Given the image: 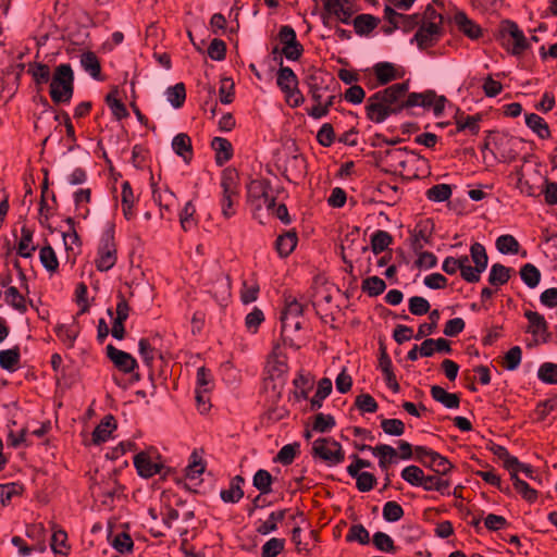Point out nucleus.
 Returning a JSON list of instances; mask_svg holds the SVG:
<instances>
[{
    "label": "nucleus",
    "mask_w": 557,
    "mask_h": 557,
    "mask_svg": "<svg viewBox=\"0 0 557 557\" xmlns=\"http://www.w3.org/2000/svg\"><path fill=\"white\" fill-rule=\"evenodd\" d=\"M407 83L394 84L383 91L376 92L367 106L368 117L375 123L384 122L392 114L400 112L404 108L421 107L432 110L435 116H441L448 102L446 97L433 90L412 92L406 98Z\"/></svg>",
    "instance_id": "obj_1"
},
{
    "label": "nucleus",
    "mask_w": 557,
    "mask_h": 557,
    "mask_svg": "<svg viewBox=\"0 0 557 557\" xmlns=\"http://www.w3.org/2000/svg\"><path fill=\"white\" fill-rule=\"evenodd\" d=\"M114 234V224L108 222L101 234L94 260L97 270L100 272L111 270L117 261V249Z\"/></svg>",
    "instance_id": "obj_2"
},
{
    "label": "nucleus",
    "mask_w": 557,
    "mask_h": 557,
    "mask_svg": "<svg viewBox=\"0 0 557 557\" xmlns=\"http://www.w3.org/2000/svg\"><path fill=\"white\" fill-rule=\"evenodd\" d=\"M14 269L16 270L15 284H13V278L11 277L3 280V286L7 287L4 290V301L16 311L23 313L27 310L25 295L29 293V287L26 274L21 267L15 263Z\"/></svg>",
    "instance_id": "obj_3"
},
{
    "label": "nucleus",
    "mask_w": 557,
    "mask_h": 557,
    "mask_svg": "<svg viewBox=\"0 0 557 557\" xmlns=\"http://www.w3.org/2000/svg\"><path fill=\"white\" fill-rule=\"evenodd\" d=\"M498 39L502 47L515 57L523 54L530 47V41L520 27L512 21H503L499 25Z\"/></svg>",
    "instance_id": "obj_4"
},
{
    "label": "nucleus",
    "mask_w": 557,
    "mask_h": 557,
    "mask_svg": "<svg viewBox=\"0 0 557 557\" xmlns=\"http://www.w3.org/2000/svg\"><path fill=\"white\" fill-rule=\"evenodd\" d=\"M133 463L137 474L141 479H150L161 474L165 469V461L158 448L153 446L146 447L133 457Z\"/></svg>",
    "instance_id": "obj_5"
},
{
    "label": "nucleus",
    "mask_w": 557,
    "mask_h": 557,
    "mask_svg": "<svg viewBox=\"0 0 557 557\" xmlns=\"http://www.w3.org/2000/svg\"><path fill=\"white\" fill-rule=\"evenodd\" d=\"M74 75L69 64L57 66L50 83V96L57 103H66L73 96Z\"/></svg>",
    "instance_id": "obj_6"
},
{
    "label": "nucleus",
    "mask_w": 557,
    "mask_h": 557,
    "mask_svg": "<svg viewBox=\"0 0 557 557\" xmlns=\"http://www.w3.org/2000/svg\"><path fill=\"white\" fill-rule=\"evenodd\" d=\"M221 212L225 219L236 213L235 203L239 198V185L237 173L233 170H225L221 177Z\"/></svg>",
    "instance_id": "obj_7"
},
{
    "label": "nucleus",
    "mask_w": 557,
    "mask_h": 557,
    "mask_svg": "<svg viewBox=\"0 0 557 557\" xmlns=\"http://www.w3.org/2000/svg\"><path fill=\"white\" fill-rule=\"evenodd\" d=\"M287 362L278 347L274 348L265 364V384L271 383L272 389L280 393L286 383Z\"/></svg>",
    "instance_id": "obj_8"
},
{
    "label": "nucleus",
    "mask_w": 557,
    "mask_h": 557,
    "mask_svg": "<svg viewBox=\"0 0 557 557\" xmlns=\"http://www.w3.org/2000/svg\"><path fill=\"white\" fill-rule=\"evenodd\" d=\"M312 455L329 467H335L345 460L342 445L333 437H319L312 442Z\"/></svg>",
    "instance_id": "obj_9"
},
{
    "label": "nucleus",
    "mask_w": 557,
    "mask_h": 557,
    "mask_svg": "<svg viewBox=\"0 0 557 557\" xmlns=\"http://www.w3.org/2000/svg\"><path fill=\"white\" fill-rule=\"evenodd\" d=\"M247 200L255 212L270 210L274 206V196L264 180H253L247 187Z\"/></svg>",
    "instance_id": "obj_10"
},
{
    "label": "nucleus",
    "mask_w": 557,
    "mask_h": 557,
    "mask_svg": "<svg viewBox=\"0 0 557 557\" xmlns=\"http://www.w3.org/2000/svg\"><path fill=\"white\" fill-rule=\"evenodd\" d=\"M276 84L289 107L297 108L304 102V96L298 88V78L290 67H280Z\"/></svg>",
    "instance_id": "obj_11"
},
{
    "label": "nucleus",
    "mask_w": 557,
    "mask_h": 557,
    "mask_svg": "<svg viewBox=\"0 0 557 557\" xmlns=\"http://www.w3.org/2000/svg\"><path fill=\"white\" fill-rule=\"evenodd\" d=\"M442 16L435 11L426 12L425 18L414 35V40L420 48L432 46L440 37Z\"/></svg>",
    "instance_id": "obj_12"
},
{
    "label": "nucleus",
    "mask_w": 557,
    "mask_h": 557,
    "mask_svg": "<svg viewBox=\"0 0 557 557\" xmlns=\"http://www.w3.org/2000/svg\"><path fill=\"white\" fill-rule=\"evenodd\" d=\"M341 250L343 261L346 263L348 271L352 272L355 257L368 250L359 228L354 227L345 235L342 239Z\"/></svg>",
    "instance_id": "obj_13"
},
{
    "label": "nucleus",
    "mask_w": 557,
    "mask_h": 557,
    "mask_svg": "<svg viewBox=\"0 0 557 557\" xmlns=\"http://www.w3.org/2000/svg\"><path fill=\"white\" fill-rule=\"evenodd\" d=\"M471 259L474 267H471L469 262L463 271V280L469 283H474L480 280L481 273L486 270L488 258L484 246L480 243H474L470 247Z\"/></svg>",
    "instance_id": "obj_14"
},
{
    "label": "nucleus",
    "mask_w": 557,
    "mask_h": 557,
    "mask_svg": "<svg viewBox=\"0 0 557 557\" xmlns=\"http://www.w3.org/2000/svg\"><path fill=\"white\" fill-rule=\"evenodd\" d=\"M278 40L282 46V54L288 61H296L301 57L304 49L297 40L296 33L292 26L284 25L280 28Z\"/></svg>",
    "instance_id": "obj_15"
},
{
    "label": "nucleus",
    "mask_w": 557,
    "mask_h": 557,
    "mask_svg": "<svg viewBox=\"0 0 557 557\" xmlns=\"http://www.w3.org/2000/svg\"><path fill=\"white\" fill-rule=\"evenodd\" d=\"M524 317L528 320L527 332L532 335L534 343L536 345L547 343L550 335L544 315L536 311L527 310Z\"/></svg>",
    "instance_id": "obj_16"
},
{
    "label": "nucleus",
    "mask_w": 557,
    "mask_h": 557,
    "mask_svg": "<svg viewBox=\"0 0 557 557\" xmlns=\"http://www.w3.org/2000/svg\"><path fill=\"white\" fill-rule=\"evenodd\" d=\"M131 308L123 296L119 297L115 312L111 308L107 310L108 314L112 318L111 334L115 339H123L125 336L124 322L129 315Z\"/></svg>",
    "instance_id": "obj_17"
},
{
    "label": "nucleus",
    "mask_w": 557,
    "mask_h": 557,
    "mask_svg": "<svg viewBox=\"0 0 557 557\" xmlns=\"http://www.w3.org/2000/svg\"><path fill=\"white\" fill-rule=\"evenodd\" d=\"M324 7L330 15L344 24H349L356 12L350 0H324Z\"/></svg>",
    "instance_id": "obj_18"
},
{
    "label": "nucleus",
    "mask_w": 557,
    "mask_h": 557,
    "mask_svg": "<svg viewBox=\"0 0 557 557\" xmlns=\"http://www.w3.org/2000/svg\"><path fill=\"white\" fill-rule=\"evenodd\" d=\"M117 429L116 420L113 416H106L100 423L95 428L91 434V443L94 445H101L113 438V434Z\"/></svg>",
    "instance_id": "obj_19"
},
{
    "label": "nucleus",
    "mask_w": 557,
    "mask_h": 557,
    "mask_svg": "<svg viewBox=\"0 0 557 557\" xmlns=\"http://www.w3.org/2000/svg\"><path fill=\"white\" fill-rule=\"evenodd\" d=\"M373 74L380 85H385L400 78L404 72L393 63L380 62L373 66Z\"/></svg>",
    "instance_id": "obj_20"
},
{
    "label": "nucleus",
    "mask_w": 557,
    "mask_h": 557,
    "mask_svg": "<svg viewBox=\"0 0 557 557\" xmlns=\"http://www.w3.org/2000/svg\"><path fill=\"white\" fill-rule=\"evenodd\" d=\"M108 356L111 361L123 372L129 373L134 371L137 366L136 360L123 350H120L111 345L107 347Z\"/></svg>",
    "instance_id": "obj_21"
},
{
    "label": "nucleus",
    "mask_w": 557,
    "mask_h": 557,
    "mask_svg": "<svg viewBox=\"0 0 557 557\" xmlns=\"http://www.w3.org/2000/svg\"><path fill=\"white\" fill-rule=\"evenodd\" d=\"M304 319L298 318H289L286 315H282V337L284 343L293 346V347H299V344L296 342V338L294 336L295 333H297L302 325Z\"/></svg>",
    "instance_id": "obj_22"
},
{
    "label": "nucleus",
    "mask_w": 557,
    "mask_h": 557,
    "mask_svg": "<svg viewBox=\"0 0 557 557\" xmlns=\"http://www.w3.org/2000/svg\"><path fill=\"white\" fill-rule=\"evenodd\" d=\"M58 338L69 348H72L79 334V325L75 320L70 323L58 324L54 327Z\"/></svg>",
    "instance_id": "obj_23"
},
{
    "label": "nucleus",
    "mask_w": 557,
    "mask_h": 557,
    "mask_svg": "<svg viewBox=\"0 0 557 557\" xmlns=\"http://www.w3.org/2000/svg\"><path fill=\"white\" fill-rule=\"evenodd\" d=\"M368 449L379 459V466L383 471L387 469L388 465L397 461V451L389 445L369 446Z\"/></svg>",
    "instance_id": "obj_24"
},
{
    "label": "nucleus",
    "mask_w": 557,
    "mask_h": 557,
    "mask_svg": "<svg viewBox=\"0 0 557 557\" xmlns=\"http://www.w3.org/2000/svg\"><path fill=\"white\" fill-rule=\"evenodd\" d=\"M211 148L215 153V162L223 165L233 157L232 144L223 137H214L211 141Z\"/></svg>",
    "instance_id": "obj_25"
},
{
    "label": "nucleus",
    "mask_w": 557,
    "mask_h": 557,
    "mask_svg": "<svg viewBox=\"0 0 557 557\" xmlns=\"http://www.w3.org/2000/svg\"><path fill=\"white\" fill-rule=\"evenodd\" d=\"M455 22L458 28L471 39H478L482 35L481 27L465 13H457L455 15Z\"/></svg>",
    "instance_id": "obj_26"
},
{
    "label": "nucleus",
    "mask_w": 557,
    "mask_h": 557,
    "mask_svg": "<svg viewBox=\"0 0 557 557\" xmlns=\"http://www.w3.org/2000/svg\"><path fill=\"white\" fill-rule=\"evenodd\" d=\"M527 126L535 133L540 138L546 139L550 137V131L548 124L543 117L535 113L525 114Z\"/></svg>",
    "instance_id": "obj_27"
},
{
    "label": "nucleus",
    "mask_w": 557,
    "mask_h": 557,
    "mask_svg": "<svg viewBox=\"0 0 557 557\" xmlns=\"http://www.w3.org/2000/svg\"><path fill=\"white\" fill-rule=\"evenodd\" d=\"M136 202V198L132 190V187L128 182H124L122 184V193H121V206L122 211L126 220H131L134 218V206Z\"/></svg>",
    "instance_id": "obj_28"
},
{
    "label": "nucleus",
    "mask_w": 557,
    "mask_h": 557,
    "mask_svg": "<svg viewBox=\"0 0 557 557\" xmlns=\"http://www.w3.org/2000/svg\"><path fill=\"white\" fill-rule=\"evenodd\" d=\"M284 511H272L265 520L257 522L256 531L261 535H268L277 529V524L284 519Z\"/></svg>",
    "instance_id": "obj_29"
},
{
    "label": "nucleus",
    "mask_w": 557,
    "mask_h": 557,
    "mask_svg": "<svg viewBox=\"0 0 557 557\" xmlns=\"http://www.w3.org/2000/svg\"><path fill=\"white\" fill-rule=\"evenodd\" d=\"M20 359L21 355L17 347L0 350V367L5 371H16L20 366Z\"/></svg>",
    "instance_id": "obj_30"
},
{
    "label": "nucleus",
    "mask_w": 557,
    "mask_h": 557,
    "mask_svg": "<svg viewBox=\"0 0 557 557\" xmlns=\"http://www.w3.org/2000/svg\"><path fill=\"white\" fill-rule=\"evenodd\" d=\"M36 248L37 247L33 240V233L28 228L23 227L21 230V237L16 247L17 255L23 258H30Z\"/></svg>",
    "instance_id": "obj_31"
},
{
    "label": "nucleus",
    "mask_w": 557,
    "mask_h": 557,
    "mask_svg": "<svg viewBox=\"0 0 557 557\" xmlns=\"http://www.w3.org/2000/svg\"><path fill=\"white\" fill-rule=\"evenodd\" d=\"M332 392V381L327 377L321 379L318 383L317 392L310 399V407L312 410H318L322 407L324 399Z\"/></svg>",
    "instance_id": "obj_32"
},
{
    "label": "nucleus",
    "mask_w": 557,
    "mask_h": 557,
    "mask_svg": "<svg viewBox=\"0 0 557 557\" xmlns=\"http://www.w3.org/2000/svg\"><path fill=\"white\" fill-rule=\"evenodd\" d=\"M180 223L182 228L186 232L197 226L196 206L193 200L187 201L181 210Z\"/></svg>",
    "instance_id": "obj_33"
},
{
    "label": "nucleus",
    "mask_w": 557,
    "mask_h": 557,
    "mask_svg": "<svg viewBox=\"0 0 557 557\" xmlns=\"http://www.w3.org/2000/svg\"><path fill=\"white\" fill-rule=\"evenodd\" d=\"M435 351L450 352L449 343L444 338L425 339L420 346V355L431 357Z\"/></svg>",
    "instance_id": "obj_34"
},
{
    "label": "nucleus",
    "mask_w": 557,
    "mask_h": 557,
    "mask_svg": "<svg viewBox=\"0 0 557 557\" xmlns=\"http://www.w3.org/2000/svg\"><path fill=\"white\" fill-rule=\"evenodd\" d=\"M205 471V463L197 453H193L189 458V463L185 469V478L190 482H196L200 479Z\"/></svg>",
    "instance_id": "obj_35"
},
{
    "label": "nucleus",
    "mask_w": 557,
    "mask_h": 557,
    "mask_svg": "<svg viewBox=\"0 0 557 557\" xmlns=\"http://www.w3.org/2000/svg\"><path fill=\"white\" fill-rule=\"evenodd\" d=\"M431 394L436 401L441 403L448 409H456L459 406L458 396L454 393L446 392L441 386H433L431 389Z\"/></svg>",
    "instance_id": "obj_36"
},
{
    "label": "nucleus",
    "mask_w": 557,
    "mask_h": 557,
    "mask_svg": "<svg viewBox=\"0 0 557 557\" xmlns=\"http://www.w3.org/2000/svg\"><path fill=\"white\" fill-rule=\"evenodd\" d=\"M297 246V235L294 232H287L276 239V250L281 257H287Z\"/></svg>",
    "instance_id": "obj_37"
},
{
    "label": "nucleus",
    "mask_w": 557,
    "mask_h": 557,
    "mask_svg": "<svg viewBox=\"0 0 557 557\" xmlns=\"http://www.w3.org/2000/svg\"><path fill=\"white\" fill-rule=\"evenodd\" d=\"M73 198L77 214L85 219L89 213L88 203L90 202L91 198L90 189L79 188L74 193Z\"/></svg>",
    "instance_id": "obj_38"
},
{
    "label": "nucleus",
    "mask_w": 557,
    "mask_h": 557,
    "mask_svg": "<svg viewBox=\"0 0 557 557\" xmlns=\"http://www.w3.org/2000/svg\"><path fill=\"white\" fill-rule=\"evenodd\" d=\"M495 246L502 255H516L520 249L519 242L510 234L500 235Z\"/></svg>",
    "instance_id": "obj_39"
},
{
    "label": "nucleus",
    "mask_w": 557,
    "mask_h": 557,
    "mask_svg": "<svg viewBox=\"0 0 557 557\" xmlns=\"http://www.w3.org/2000/svg\"><path fill=\"white\" fill-rule=\"evenodd\" d=\"M168 102L174 108H181L186 99V90L183 83H177L165 90Z\"/></svg>",
    "instance_id": "obj_40"
},
{
    "label": "nucleus",
    "mask_w": 557,
    "mask_h": 557,
    "mask_svg": "<svg viewBox=\"0 0 557 557\" xmlns=\"http://www.w3.org/2000/svg\"><path fill=\"white\" fill-rule=\"evenodd\" d=\"M468 262L469 259L467 256H461L459 258L447 257L443 261L442 269L445 273L449 275H454L458 271H460V275L463 278V271L467 268Z\"/></svg>",
    "instance_id": "obj_41"
},
{
    "label": "nucleus",
    "mask_w": 557,
    "mask_h": 557,
    "mask_svg": "<svg viewBox=\"0 0 557 557\" xmlns=\"http://www.w3.org/2000/svg\"><path fill=\"white\" fill-rule=\"evenodd\" d=\"M109 542L111 546L120 554H129L134 547L132 537L125 532L111 535L109 537Z\"/></svg>",
    "instance_id": "obj_42"
},
{
    "label": "nucleus",
    "mask_w": 557,
    "mask_h": 557,
    "mask_svg": "<svg viewBox=\"0 0 557 557\" xmlns=\"http://www.w3.org/2000/svg\"><path fill=\"white\" fill-rule=\"evenodd\" d=\"M172 148L184 160H188L191 156V143L186 134H177L172 140Z\"/></svg>",
    "instance_id": "obj_43"
},
{
    "label": "nucleus",
    "mask_w": 557,
    "mask_h": 557,
    "mask_svg": "<svg viewBox=\"0 0 557 557\" xmlns=\"http://www.w3.org/2000/svg\"><path fill=\"white\" fill-rule=\"evenodd\" d=\"M39 259L42 267L50 273H54L59 268V260L51 246H44L39 251Z\"/></svg>",
    "instance_id": "obj_44"
},
{
    "label": "nucleus",
    "mask_w": 557,
    "mask_h": 557,
    "mask_svg": "<svg viewBox=\"0 0 557 557\" xmlns=\"http://www.w3.org/2000/svg\"><path fill=\"white\" fill-rule=\"evenodd\" d=\"M520 276L523 283L530 288H535L541 281V272L531 263H527L521 268Z\"/></svg>",
    "instance_id": "obj_45"
},
{
    "label": "nucleus",
    "mask_w": 557,
    "mask_h": 557,
    "mask_svg": "<svg viewBox=\"0 0 557 557\" xmlns=\"http://www.w3.org/2000/svg\"><path fill=\"white\" fill-rule=\"evenodd\" d=\"M451 187L447 184H437L426 190V198L433 202H444L451 197Z\"/></svg>",
    "instance_id": "obj_46"
},
{
    "label": "nucleus",
    "mask_w": 557,
    "mask_h": 557,
    "mask_svg": "<svg viewBox=\"0 0 557 557\" xmlns=\"http://www.w3.org/2000/svg\"><path fill=\"white\" fill-rule=\"evenodd\" d=\"M240 483H242V479L237 476L231 483L228 488L221 491L222 500L225 503H232V504L238 503L244 496V492L240 487Z\"/></svg>",
    "instance_id": "obj_47"
},
{
    "label": "nucleus",
    "mask_w": 557,
    "mask_h": 557,
    "mask_svg": "<svg viewBox=\"0 0 557 557\" xmlns=\"http://www.w3.org/2000/svg\"><path fill=\"white\" fill-rule=\"evenodd\" d=\"M28 73L37 85L47 84L52 78L49 66L42 63L30 64Z\"/></svg>",
    "instance_id": "obj_48"
},
{
    "label": "nucleus",
    "mask_w": 557,
    "mask_h": 557,
    "mask_svg": "<svg viewBox=\"0 0 557 557\" xmlns=\"http://www.w3.org/2000/svg\"><path fill=\"white\" fill-rule=\"evenodd\" d=\"M152 197L154 202H157L161 207V209L165 210H170L173 207L176 199L175 194L171 191L169 188H153Z\"/></svg>",
    "instance_id": "obj_49"
},
{
    "label": "nucleus",
    "mask_w": 557,
    "mask_h": 557,
    "mask_svg": "<svg viewBox=\"0 0 557 557\" xmlns=\"http://www.w3.org/2000/svg\"><path fill=\"white\" fill-rule=\"evenodd\" d=\"M107 104L111 110L112 114L117 119L122 120L128 115L127 109L123 102L117 98V91H111L106 98Z\"/></svg>",
    "instance_id": "obj_50"
},
{
    "label": "nucleus",
    "mask_w": 557,
    "mask_h": 557,
    "mask_svg": "<svg viewBox=\"0 0 557 557\" xmlns=\"http://www.w3.org/2000/svg\"><path fill=\"white\" fill-rule=\"evenodd\" d=\"M51 549L54 554L67 555V534L63 530H54L51 537Z\"/></svg>",
    "instance_id": "obj_51"
},
{
    "label": "nucleus",
    "mask_w": 557,
    "mask_h": 557,
    "mask_svg": "<svg viewBox=\"0 0 557 557\" xmlns=\"http://www.w3.org/2000/svg\"><path fill=\"white\" fill-rule=\"evenodd\" d=\"M22 492L23 487L18 483L0 484V503L2 506H7L14 497L20 496Z\"/></svg>",
    "instance_id": "obj_52"
},
{
    "label": "nucleus",
    "mask_w": 557,
    "mask_h": 557,
    "mask_svg": "<svg viewBox=\"0 0 557 557\" xmlns=\"http://www.w3.org/2000/svg\"><path fill=\"white\" fill-rule=\"evenodd\" d=\"M377 25V20L369 14H361L354 18V26L358 34H368Z\"/></svg>",
    "instance_id": "obj_53"
},
{
    "label": "nucleus",
    "mask_w": 557,
    "mask_h": 557,
    "mask_svg": "<svg viewBox=\"0 0 557 557\" xmlns=\"http://www.w3.org/2000/svg\"><path fill=\"white\" fill-rule=\"evenodd\" d=\"M509 277L510 274L508 268L499 263L492 265L488 274V282L492 285H504L508 282Z\"/></svg>",
    "instance_id": "obj_54"
},
{
    "label": "nucleus",
    "mask_w": 557,
    "mask_h": 557,
    "mask_svg": "<svg viewBox=\"0 0 557 557\" xmlns=\"http://www.w3.org/2000/svg\"><path fill=\"white\" fill-rule=\"evenodd\" d=\"M512 484L516 491L529 503H533L537 498V493L525 481L521 480L518 475H512Z\"/></svg>",
    "instance_id": "obj_55"
},
{
    "label": "nucleus",
    "mask_w": 557,
    "mask_h": 557,
    "mask_svg": "<svg viewBox=\"0 0 557 557\" xmlns=\"http://www.w3.org/2000/svg\"><path fill=\"white\" fill-rule=\"evenodd\" d=\"M424 472L417 466H407L401 471V479L412 486H420L423 480Z\"/></svg>",
    "instance_id": "obj_56"
},
{
    "label": "nucleus",
    "mask_w": 557,
    "mask_h": 557,
    "mask_svg": "<svg viewBox=\"0 0 557 557\" xmlns=\"http://www.w3.org/2000/svg\"><path fill=\"white\" fill-rule=\"evenodd\" d=\"M392 243V236L385 231H376L371 237V249L374 253L384 251Z\"/></svg>",
    "instance_id": "obj_57"
},
{
    "label": "nucleus",
    "mask_w": 557,
    "mask_h": 557,
    "mask_svg": "<svg viewBox=\"0 0 557 557\" xmlns=\"http://www.w3.org/2000/svg\"><path fill=\"white\" fill-rule=\"evenodd\" d=\"M537 377L545 384H557V364L545 362L537 370Z\"/></svg>",
    "instance_id": "obj_58"
},
{
    "label": "nucleus",
    "mask_w": 557,
    "mask_h": 557,
    "mask_svg": "<svg viewBox=\"0 0 557 557\" xmlns=\"http://www.w3.org/2000/svg\"><path fill=\"white\" fill-rule=\"evenodd\" d=\"M425 456L429 457L430 465L434 469V471H436L438 473H443V474L450 471L451 463L442 455H440L433 450H429L425 453Z\"/></svg>",
    "instance_id": "obj_59"
},
{
    "label": "nucleus",
    "mask_w": 557,
    "mask_h": 557,
    "mask_svg": "<svg viewBox=\"0 0 557 557\" xmlns=\"http://www.w3.org/2000/svg\"><path fill=\"white\" fill-rule=\"evenodd\" d=\"M386 288L385 282L379 276H370L362 283V290L369 296H377Z\"/></svg>",
    "instance_id": "obj_60"
},
{
    "label": "nucleus",
    "mask_w": 557,
    "mask_h": 557,
    "mask_svg": "<svg viewBox=\"0 0 557 557\" xmlns=\"http://www.w3.org/2000/svg\"><path fill=\"white\" fill-rule=\"evenodd\" d=\"M81 64L86 72H88L94 78H97L100 74V64L92 52H85L81 57Z\"/></svg>",
    "instance_id": "obj_61"
},
{
    "label": "nucleus",
    "mask_w": 557,
    "mask_h": 557,
    "mask_svg": "<svg viewBox=\"0 0 557 557\" xmlns=\"http://www.w3.org/2000/svg\"><path fill=\"white\" fill-rule=\"evenodd\" d=\"M522 359V350L519 346H513L504 356V368L508 371L516 370Z\"/></svg>",
    "instance_id": "obj_62"
},
{
    "label": "nucleus",
    "mask_w": 557,
    "mask_h": 557,
    "mask_svg": "<svg viewBox=\"0 0 557 557\" xmlns=\"http://www.w3.org/2000/svg\"><path fill=\"white\" fill-rule=\"evenodd\" d=\"M283 539L272 537L262 546L261 557H276L284 549Z\"/></svg>",
    "instance_id": "obj_63"
},
{
    "label": "nucleus",
    "mask_w": 557,
    "mask_h": 557,
    "mask_svg": "<svg viewBox=\"0 0 557 557\" xmlns=\"http://www.w3.org/2000/svg\"><path fill=\"white\" fill-rule=\"evenodd\" d=\"M220 101L223 104H228L234 99V82L232 78L223 77L220 82L219 88Z\"/></svg>",
    "instance_id": "obj_64"
}]
</instances>
